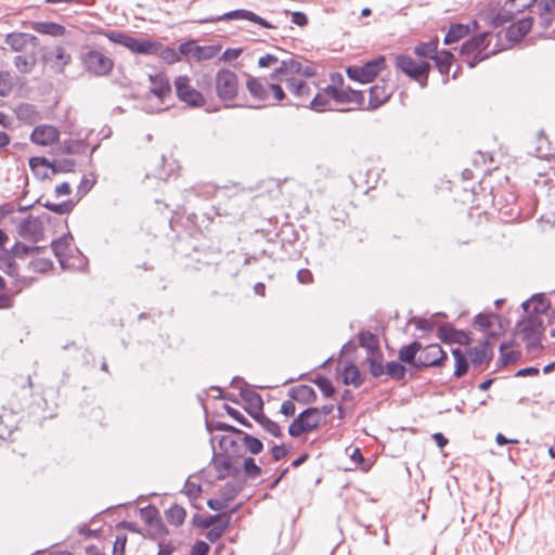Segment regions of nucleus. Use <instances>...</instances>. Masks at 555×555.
<instances>
[{
  "label": "nucleus",
  "instance_id": "obj_1",
  "mask_svg": "<svg viewBox=\"0 0 555 555\" xmlns=\"http://www.w3.org/2000/svg\"><path fill=\"white\" fill-rule=\"evenodd\" d=\"M294 75L305 78L314 77L317 75L315 64L300 55H293L289 59L282 60L279 67L270 74L269 79L284 81L286 77H294Z\"/></svg>",
  "mask_w": 555,
  "mask_h": 555
},
{
  "label": "nucleus",
  "instance_id": "obj_2",
  "mask_svg": "<svg viewBox=\"0 0 555 555\" xmlns=\"http://www.w3.org/2000/svg\"><path fill=\"white\" fill-rule=\"evenodd\" d=\"M81 67L91 76H107L114 67V61L100 50L83 47L79 53Z\"/></svg>",
  "mask_w": 555,
  "mask_h": 555
},
{
  "label": "nucleus",
  "instance_id": "obj_3",
  "mask_svg": "<svg viewBox=\"0 0 555 555\" xmlns=\"http://www.w3.org/2000/svg\"><path fill=\"white\" fill-rule=\"evenodd\" d=\"M395 66L411 80L417 81L421 88L427 87L428 76L433 67L429 61L416 62L408 54H398L395 60Z\"/></svg>",
  "mask_w": 555,
  "mask_h": 555
},
{
  "label": "nucleus",
  "instance_id": "obj_4",
  "mask_svg": "<svg viewBox=\"0 0 555 555\" xmlns=\"http://www.w3.org/2000/svg\"><path fill=\"white\" fill-rule=\"evenodd\" d=\"M322 423L319 408L309 406L302 410L289 424L288 435L298 438L304 434L315 430Z\"/></svg>",
  "mask_w": 555,
  "mask_h": 555
},
{
  "label": "nucleus",
  "instance_id": "obj_5",
  "mask_svg": "<svg viewBox=\"0 0 555 555\" xmlns=\"http://www.w3.org/2000/svg\"><path fill=\"white\" fill-rule=\"evenodd\" d=\"M386 67V57L379 55L365 62L363 65H350L346 68V75L350 80L360 83H370Z\"/></svg>",
  "mask_w": 555,
  "mask_h": 555
},
{
  "label": "nucleus",
  "instance_id": "obj_6",
  "mask_svg": "<svg viewBox=\"0 0 555 555\" xmlns=\"http://www.w3.org/2000/svg\"><path fill=\"white\" fill-rule=\"evenodd\" d=\"M29 168L40 179L48 178V172H39V167H44L51 169L52 173H61V172H73L76 166V162L72 158H62L59 160H49L43 156H34L28 160Z\"/></svg>",
  "mask_w": 555,
  "mask_h": 555
},
{
  "label": "nucleus",
  "instance_id": "obj_7",
  "mask_svg": "<svg viewBox=\"0 0 555 555\" xmlns=\"http://www.w3.org/2000/svg\"><path fill=\"white\" fill-rule=\"evenodd\" d=\"M448 359V353L439 344L422 345V350H420L417 358V365H415V372L429 367H443Z\"/></svg>",
  "mask_w": 555,
  "mask_h": 555
},
{
  "label": "nucleus",
  "instance_id": "obj_8",
  "mask_svg": "<svg viewBox=\"0 0 555 555\" xmlns=\"http://www.w3.org/2000/svg\"><path fill=\"white\" fill-rule=\"evenodd\" d=\"M216 93L221 101H232L238 94V77L228 68L219 69L215 77Z\"/></svg>",
  "mask_w": 555,
  "mask_h": 555
},
{
  "label": "nucleus",
  "instance_id": "obj_9",
  "mask_svg": "<svg viewBox=\"0 0 555 555\" xmlns=\"http://www.w3.org/2000/svg\"><path fill=\"white\" fill-rule=\"evenodd\" d=\"M234 20H246L249 22H253L262 28L271 29L274 28V26L261 17L260 15L254 13L253 11L245 10V9H236L229 12H225L221 15H210L207 17H204L199 20L201 24H207V23H217L220 21H234Z\"/></svg>",
  "mask_w": 555,
  "mask_h": 555
},
{
  "label": "nucleus",
  "instance_id": "obj_10",
  "mask_svg": "<svg viewBox=\"0 0 555 555\" xmlns=\"http://www.w3.org/2000/svg\"><path fill=\"white\" fill-rule=\"evenodd\" d=\"M271 81L268 78H258L250 75H247L246 89L253 99L262 102V105H250L251 108H262L267 106L275 105L274 102H271L270 94V86Z\"/></svg>",
  "mask_w": 555,
  "mask_h": 555
},
{
  "label": "nucleus",
  "instance_id": "obj_11",
  "mask_svg": "<svg viewBox=\"0 0 555 555\" xmlns=\"http://www.w3.org/2000/svg\"><path fill=\"white\" fill-rule=\"evenodd\" d=\"M42 219L50 220V216L43 214L40 217L28 216L17 227V234L34 244H37L43 238V223Z\"/></svg>",
  "mask_w": 555,
  "mask_h": 555
},
{
  "label": "nucleus",
  "instance_id": "obj_12",
  "mask_svg": "<svg viewBox=\"0 0 555 555\" xmlns=\"http://www.w3.org/2000/svg\"><path fill=\"white\" fill-rule=\"evenodd\" d=\"M173 83L177 96L180 101L192 107H201L204 105V95L190 85L188 76H178Z\"/></svg>",
  "mask_w": 555,
  "mask_h": 555
},
{
  "label": "nucleus",
  "instance_id": "obj_13",
  "mask_svg": "<svg viewBox=\"0 0 555 555\" xmlns=\"http://www.w3.org/2000/svg\"><path fill=\"white\" fill-rule=\"evenodd\" d=\"M437 337L446 345L469 346L473 343L470 332L455 328L450 323H443L437 327Z\"/></svg>",
  "mask_w": 555,
  "mask_h": 555
},
{
  "label": "nucleus",
  "instance_id": "obj_14",
  "mask_svg": "<svg viewBox=\"0 0 555 555\" xmlns=\"http://www.w3.org/2000/svg\"><path fill=\"white\" fill-rule=\"evenodd\" d=\"M286 83V88L288 91L298 99V102L287 101L283 105L286 106H296V107H306L309 96L311 94V88L309 83L302 79H298L296 77H286L284 79Z\"/></svg>",
  "mask_w": 555,
  "mask_h": 555
},
{
  "label": "nucleus",
  "instance_id": "obj_15",
  "mask_svg": "<svg viewBox=\"0 0 555 555\" xmlns=\"http://www.w3.org/2000/svg\"><path fill=\"white\" fill-rule=\"evenodd\" d=\"M393 86L382 79L369 89L367 111H375L385 104L393 93Z\"/></svg>",
  "mask_w": 555,
  "mask_h": 555
},
{
  "label": "nucleus",
  "instance_id": "obj_16",
  "mask_svg": "<svg viewBox=\"0 0 555 555\" xmlns=\"http://www.w3.org/2000/svg\"><path fill=\"white\" fill-rule=\"evenodd\" d=\"M235 457L223 453L214 452L212 463L217 472V480H223L228 476H237L240 467L234 462Z\"/></svg>",
  "mask_w": 555,
  "mask_h": 555
},
{
  "label": "nucleus",
  "instance_id": "obj_17",
  "mask_svg": "<svg viewBox=\"0 0 555 555\" xmlns=\"http://www.w3.org/2000/svg\"><path fill=\"white\" fill-rule=\"evenodd\" d=\"M60 139V131L51 125L36 126L30 133V141L40 146H48Z\"/></svg>",
  "mask_w": 555,
  "mask_h": 555
},
{
  "label": "nucleus",
  "instance_id": "obj_18",
  "mask_svg": "<svg viewBox=\"0 0 555 555\" xmlns=\"http://www.w3.org/2000/svg\"><path fill=\"white\" fill-rule=\"evenodd\" d=\"M240 397L245 402L244 410L254 420V415L263 413V400L255 390L248 388L240 389Z\"/></svg>",
  "mask_w": 555,
  "mask_h": 555
},
{
  "label": "nucleus",
  "instance_id": "obj_19",
  "mask_svg": "<svg viewBox=\"0 0 555 555\" xmlns=\"http://www.w3.org/2000/svg\"><path fill=\"white\" fill-rule=\"evenodd\" d=\"M543 321L540 315L528 313L516 323V331L522 335V339H529L530 336L542 334Z\"/></svg>",
  "mask_w": 555,
  "mask_h": 555
},
{
  "label": "nucleus",
  "instance_id": "obj_20",
  "mask_svg": "<svg viewBox=\"0 0 555 555\" xmlns=\"http://www.w3.org/2000/svg\"><path fill=\"white\" fill-rule=\"evenodd\" d=\"M152 87L149 94L155 95L160 102H165L166 98L171 95V86L169 79L164 73L150 75Z\"/></svg>",
  "mask_w": 555,
  "mask_h": 555
},
{
  "label": "nucleus",
  "instance_id": "obj_21",
  "mask_svg": "<svg viewBox=\"0 0 555 555\" xmlns=\"http://www.w3.org/2000/svg\"><path fill=\"white\" fill-rule=\"evenodd\" d=\"M532 24V16H526L516 23L511 24L505 31V38L509 42L520 41L530 31Z\"/></svg>",
  "mask_w": 555,
  "mask_h": 555
},
{
  "label": "nucleus",
  "instance_id": "obj_22",
  "mask_svg": "<svg viewBox=\"0 0 555 555\" xmlns=\"http://www.w3.org/2000/svg\"><path fill=\"white\" fill-rule=\"evenodd\" d=\"M72 240H73L72 234L67 233V234H64L63 236L59 237L57 240L52 241V243H51L52 251L62 268H65L67 266V261H68L69 253H70V241Z\"/></svg>",
  "mask_w": 555,
  "mask_h": 555
},
{
  "label": "nucleus",
  "instance_id": "obj_23",
  "mask_svg": "<svg viewBox=\"0 0 555 555\" xmlns=\"http://www.w3.org/2000/svg\"><path fill=\"white\" fill-rule=\"evenodd\" d=\"M4 42L11 48L12 51L21 52L28 43L37 47L38 38L31 34L14 31L5 36Z\"/></svg>",
  "mask_w": 555,
  "mask_h": 555
},
{
  "label": "nucleus",
  "instance_id": "obj_24",
  "mask_svg": "<svg viewBox=\"0 0 555 555\" xmlns=\"http://www.w3.org/2000/svg\"><path fill=\"white\" fill-rule=\"evenodd\" d=\"M160 48L162 43L158 41L132 37L128 50L142 55H157Z\"/></svg>",
  "mask_w": 555,
  "mask_h": 555
},
{
  "label": "nucleus",
  "instance_id": "obj_25",
  "mask_svg": "<svg viewBox=\"0 0 555 555\" xmlns=\"http://www.w3.org/2000/svg\"><path fill=\"white\" fill-rule=\"evenodd\" d=\"M287 396L301 404H311L318 399L315 390L311 386L304 384L289 388Z\"/></svg>",
  "mask_w": 555,
  "mask_h": 555
},
{
  "label": "nucleus",
  "instance_id": "obj_26",
  "mask_svg": "<svg viewBox=\"0 0 555 555\" xmlns=\"http://www.w3.org/2000/svg\"><path fill=\"white\" fill-rule=\"evenodd\" d=\"M496 313L494 312H479L474 317L473 326L487 334L489 337H496L499 336V333H496L495 330H493V325L495 323Z\"/></svg>",
  "mask_w": 555,
  "mask_h": 555
},
{
  "label": "nucleus",
  "instance_id": "obj_27",
  "mask_svg": "<svg viewBox=\"0 0 555 555\" xmlns=\"http://www.w3.org/2000/svg\"><path fill=\"white\" fill-rule=\"evenodd\" d=\"M433 61L440 75L444 77L443 83H447L449 81L448 75L450 73L451 66L455 61L454 54L450 50L443 49L436 52V56H434Z\"/></svg>",
  "mask_w": 555,
  "mask_h": 555
},
{
  "label": "nucleus",
  "instance_id": "obj_28",
  "mask_svg": "<svg viewBox=\"0 0 555 555\" xmlns=\"http://www.w3.org/2000/svg\"><path fill=\"white\" fill-rule=\"evenodd\" d=\"M422 350V343L413 340L409 345L402 346L398 351V360L404 364L410 365L415 371L417 365V353Z\"/></svg>",
  "mask_w": 555,
  "mask_h": 555
},
{
  "label": "nucleus",
  "instance_id": "obj_29",
  "mask_svg": "<svg viewBox=\"0 0 555 555\" xmlns=\"http://www.w3.org/2000/svg\"><path fill=\"white\" fill-rule=\"evenodd\" d=\"M550 305L548 299L543 294H534L521 304V308L527 313L540 315L546 312Z\"/></svg>",
  "mask_w": 555,
  "mask_h": 555
},
{
  "label": "nucleus",
  "instance_id": "obj_30",
  "mask_svg": "<svg viewBox=\"0 0 555 555\" xmlns=\"http://www.w3.org/2000/svg\"><path fill=\"white\" fill-rule=\"evenodd\" d=\"M515 17L514 12L509 9V7L504 3L503 7H501L498 12L489 11L486 15V18L489 21V24L493 28H499L503 26L504 24L513 21Z\"/></svg>",
  "mask_w": 555,
  "mask_h": 555
},
{
  "label": "nucleus",
  "instance_id": "obj_31",
  "mask_svg": "<svg viewBox=\"0 0 555 555\" xmlns=\"http://www.w3.org/2000/svg\"><path fill=\"white\" fill-rule=\"evenodd\" d=\"M439 40L438 37L431 38L427 42H420L413 48L414 54L422 59L421 61H433L434 56H436V52L438 51Z\"/></svg>",
  "mask_w": 555,
  "mask_h": 555
},
{
  "label": "nucleus",
  "instance_id": "obj_32",
  "mask_svg": "<svg viewBox=\"0 0 555 555\" xmlns=\"http://www.w3.org/2000/svg\"><path fill=\"white\" fill-rule=\"evenodd\" d=\"M246 481L243 479H235L228 481L220 490L221 499L224 503L233 501L245 488Z\"/></svg>",
  "mask_w": 555,
  "mask_h": 555
},
{
  "label": "nucleus",
  "instance_id": "obj_33",
  "mask_svg": "<svg viewBox=\"0 0 555 555\" xmlns=\"http://www.w3.org/2000/svg\"><path fill=\"white\" fill-rule=\"evenodd\" d=\"M359 346L366 350L369 356L382 352L377 335L370 331H362L358 334Z\"/></svg>",
  "mask_w": 555,
  "mask_h": 555
},
{
  "label": "nucleus",
  "instance_id": "obj_34",
  "mask_svg": "<svg viewBox=\"0 0 555 555\" xmlns=\"http://www.w3.org/2000/svg\"><path fill=\"white\" fill-rule=\"evenodd\" d=\"M341 379L344 385H352L354 388H359L364 383L360 369L353 363L345 366Z\"/></svg>",
  "mask_w": 555,
  "mask_h": 555
},
{
  "label": "nucleus",
  "instance_id": "obj_35",
  "mask_svg": "<svg viewBox=\"0 0 555 555\" xmlns=\"http://www.w3.org/2000/svg\"><path fill=\"white\" fill-rule=\"evenodd\" d=\"M451 353H452V356L454 358V372H453V376L455 378H461V377H463L464 375L467 374L468 369H469V362H468V359H467V353L464 352L460 348H453L451 350Z\"/></svg>",
  "mask_w": 555,
  "mask_h": 555
},
{
  "label": "nucleus",
  "instance_id": "obj_36",
  "mask_svg": "<svg viewBox=\"0 0 555 555\" xmlns=\"http://www.w3.org/2000/svg\"><path fill=\"white\" fill-rule=\"evenodd\" d=\"M33 29L42 35H49L52 37H61L66 34V28L54 22H35Z\"/></svg>",
  "mask_w": 555,
  "mask_h": 555
},
{
  "label": "nucleus",
  "instance_id": "obj_37",
  "mask_svg": "<svg viewBox=\"0 0 555 555\" xmlns=\"http://www.w3.org/2000/svg\"><path fill=\"white\" fill-rule=\"evenodd\" d=\"M467 356H469L470 363L474 366H479L483 363H489L493 359V350H486L479 347H468L466 349Z\"/></svg>",
  "mask_w": 555,
  "mask_h": 555
},
{
  "label": "nucleus",
  "instance_id": "obj_38",
  "mask_svg": "<svg viewBox=\"0 0 555 555\" xmlns=\"http://www.w3.org/2000/svg\"><path fill=\"white\" fill-rule=\"evenodd\" d=\"M468 33H469L468 25H464L461 23L451 24L447 34L444 35L443 43L446 46H449L454 42H457L459 40H461L462 38L467 36Z\"/></svg>",
  "mask_w": 555,
  "mask_h": 555
},
{
  "label": "nucleus",
  "instance_id": "obj_39",
  "mask_svg": "<svg viewBox=\"0 0 555 555\" xmlns=\"http://www.w3.org/2000/svg\"><path fill=\"white\" fill-rule=\"evenodd\" d=\"M254 421L258 423L261 428L275 438H281L283 436L281 426L269 416L263 413L259 415H254Z\"/></svg>",
  "mask_w": 555,
  "mask_h": 555
},
{
  "label": "nucleus",
  "instance_id": "obj_40",
  "mask_svg": "<svg viewBox=\"0 0 555 555\" xmlns=\"http://www.w3.org/2000/svg\"><path fill=\"white\" fill-rule=\"evenodd\" d=\"M46 247L44 246H29L22 242H16L10 249H7L9 255L12 257V259L15 260V258L24 259L27 257L30 253H41Z\"/></svg>",
  "mask_w": 555,
  "mask_h": 555
},
{
  "label": "nucleus",
  "instance_id": "obj_41",
  "mask_svg": "<svg viewBox=\"0 0 555 555\" xmlns=\"http://www.w3.org/2000/svg\"><path fill=\"white\" fill-rule=\"evenodd\" d=\"M219 447L222 450L221 453L231 455L235 459L243 457V453L238 442L230 436H221L219 438Z\"/></svg>",
  "mask_w": 555,
  "mask_h": 555
},
{
  "label": "nucleus",
  "instance_id": "obj_42",
  "mask_svg": "<svg viewBox=\"0 0 555 555\" xmlns=\"http://www.w3.org/2000/svg\"><path fill=\"white\" fill-rule=\"evenodd\" d=\"M365 361L369 364V372L372 377L379 378L385 374L384 356L382 352L367 356Z\"/></svg>",
  "mask_w": 555,
  "mask_h": 555
},
{
  "label": "nucleus",
  "instance_id": "obj_43",
  "mask_svg": "<svg viewBox=\"0 0 555 555\" xmlns=\"http://www.w3.org/2000/svg\"><path fill=\"white\" fill-rule=\"evenodd\" d=\"M36 203L41 204L44 208L57 215H68L73 211L75 207V203L70 198L57 204L52 203L50 201L41 203V198H38Z\"/></svg>",
  "mask_w": 555,
  "mask_h": 555
},
{
  "label": "nucleus",
  "instance_id": "obj_44",
  "mask_svg": "<svg viewBox=\"0 0 555 555\" xmlns=\"http://www.w3.org/2000/svg\"><path fill=\"white\" fill-rule=\"evenodd\" d=\"M147 526L150 529L144 530V533H142V537L145 539L157 540L169 534V530L164 524L162 517L157 518V520L153 521V524H149Z\"/></svg>",
  "mask_w": 555,
  "mask_h": 555
},
{
  "label": "nucleus",
  "instance_id": "obj_45",
  "mask_svg": "<svg viewBox=\"0 0 555 555\" xmlns=\"http://www.w3.org/2000/svg\"><path fill=\"white\" fill-rule=\"evenodd\" d=\"M406 371L404 363L399 360H392L385 364V374L396 382L404 379Z\"/></svg>",
  "mask_w": 555,
  "mask_h": 555
},
{
  "label": "nucleus",
  "instance_id": "obj_46",
  "mask_svg": "<svg viewBox=\"0 0 555 555\" xmlns=\"http://www.w3.org/2000/svg\"><path fill=\"white\" fill-rule=\"evenodd\" d=\"M165 516L169 524L179 527L184 522L186 511L178 504H172L165 511Z\"/></svg>",
  "mask_w": 555,
  "mask_h": 555
},
{
  "label": "nucleus",
  "instance_id": "obj_47",
  "mask_svg": "<svg viewBox=\"0 0 555 555\" xmlns=\"http://www.w3.org/2000/svg\"><path fill=\"white\" fill-rule=\"evenodd\" d=\"M15 114L20 120H23V121L31 125L36 121L38 112L33 104L22 103L18 106H16Z\"/></svg>",
  "mask_w": 555,
  "mask_h": 555
},
{
  "label": "nucleus",
  "instance_id": "obj_48",
  "mask_svg": "<svg viewBox=\"0 0 555 555\" xmlns=\"http://www.w3.org/2000/svg\"><path fill=\"white\" fill-rule=\"evenodd\" d=\"M240 435L242 436L244 447L250 454L257 455L262 452L263 442L259 438L244 431Z\"/></svg>",
  "mask_w": 555,
  "mask_h": 555
},
{
  "label": "nucleus",
  "instance_id": "obj_49",
  "mask_svg": "<svg viewBox=\"0 0 555 555\" xmlns=\"http://www.w3.org/2000/svg\"><path fill=\"white\" fill-rule=\"evenodd\" d=\"M100 34L104 35L111 42L129 49L132 36L127 33L119 30H102Z\"/></svg>",
  "mask_w": 555,
  "mask_h": 555
},
{
  "label": "nucleus",
  "instance_id": "obj_50",
  "mask_svg": "<svg viewBox=\"0 0 555 555\" xmlns=\"http://www.w3.org/2000/svg\"><path fill=\"white\" fill-rule=\"evenodd\" d=\"M87 146L85 140H64L61 144L62 152L68 155L82 154Z\"/></svg>",
  "mask_w": 555,
  "mask_h": 555
},
{
  "label": "nucleus",
  "instance_id": "obj_51",
  "mask_svg": "<svg viewBox=\"0 0 555 555\" xmlns=\"http://www.w3.org/2000/svg\"><path fill=\"white\" fill-rule=\"evenodd\" d=\"M0 270L10 276L17 275V263L12 259L7 249L0 251Z\"/></svg>",
  "mask_w": 555,
  "mask_h": 555
},
{
  "label": "nucleus",
  "instance_id": "obj_52",
  "mask_svg": "<svg viewBox=\"0 0 555 555\" xmlns=\"http://www.w3.org/2000/svg\"><path fill=\"white\" fill-rule=\"evenodd\" d=\"M205 426H206V430L208 433H210V434L214 430L228 431V433L235 434V435L243 434L242 429L236 428L235 426L230 425V424L224 423V422H219V421L215 422V421H209V420L206 418Z\"/></svg>",
  "mask_w": 555,
  "mask_h": 555
},
{
  "label": "nucleus",
  "instance_id": "obj_53",
  "mask_svg": "<svg viewBox=\"0 0 555 555\" xmlns=\"http://www.w3.org/2000/svg\"><path fill=\"white\" fill-rule=\"evenodd\" d=\"M311 382L318 386L325 398H331L335 393V387L332 380L323 375H317Z\"/></svg>",
  "mask_w": 555,
  "mask_h": 555
},
{
  "label": "nucleus",
  "instance_id": "obj_54",
  "mask_svg": "<svg viewBox=\"0 0 555 555\" xmlns=\"http://www.w3.org/2000/svg\"><path fill=\"white\" fill-rule=\"evenodd\" d=\"M330 104V99L327 94H324L322 91L318 92L311 101H308L306 108H309L314 112H324L327 109V105Z\"/></svg>",
  "mask_w": 555,
  "mask_h": 555
},
{
  "label": "nucleus",
  "instance_id": "obj_55",
  "mask_svg": "<svg viewBox=\"0 0 555 555\" xmlns=\"http://www.w3.org/2000/svg\"><path fill=\"white\" fill-rule=\"evenodd\" d=\"M242 468L246 478L249 479H255L259 477L262 473L261 467L256 463L255 459L251 456H247L243 460Z\"/></svg>",
  "mask_w": 555,
  "mask_h": 555
},
{
  "label": "nucleus",
  "instance_id": "obj_56",
  "mask_svg": "<svg viewBox=\"0 0 555 555\" xmlns=\"http://www.w3.org/2000/svg\"><path fill=\"white\" fill-rule=\"evenodd\" d=\"M340 92L346 95L347 100L337 101V103H354L359 106H362L364 104L365 98L362 91L353 90L350 87H347L346 89H340Z\"/></svg>",
  "mask_w": 555,
  "mask_h": 555
},
{
  "label": "nucleus",
  "instance_id": "obj_57",
  "mask_svg": "<svg viewBox=\"0 0 555 555\" xmlns=\"http://www.w3.org/2000/svg\"><path fill=\"white\" fill-rule=\"evenodd\" d=\"M223 518H224V521L222 524L211 527L206 532V539L209 542L215 543L216 541H218L222 537V534L227 530V528L229 527V515H224Z\"/></svg>",
  "mask_w": 555,
  "mask_h": 555
},
{
  "label": "nucleus",
  "instance_id": "obj_58",
  "mask_svg": "<svg viewBox=\"0 0 555 555\" xmlns=\"http://www.w3.org/2000/svg\"><path fill=\"white\" fill-rule=\"evenodd\" d=\"M225 514H216V515H209L207 517H202L198 514H195L192 518V522L194 526L199 527L202 529L209 528L212 524L216 521H219L223 518Z\"/></svg>",
  "mask_w": 555,
  "mask_h": 555
},
{
  "label": "nucleus",
  "instance_id": "obj_59",
  "mask_svg": "<svg viewBox=\"0 0 555 555\" xmlns=\"http://www.w3.org/2000/svg\"><path fill=\"white\" fill-rule=\"evenodd\" d=\"M36 64V59L31 56L28 59L24 55H16L14 57V65L16 69L22 74H28L33 70L34 66Z\"/></svg>",
  "mask_w": 555,
  "mask_h": 555
},
{
  "label": "nucleus",
  "instance_id": "obj_60",
  "mask_svg": "<svg viewBox=\"0 0 555 555\" xmlns=\"http://www.w3.org/2000/svg\"><path fill=\"white\" fill-rule=\"evenodd\" d=\"M140 516L141 519L146 524H153V521L157 520V518L160 517L158 508L153 505L149 504L140 509Z\"/></svg>",
  "mask_w": 555,
  "mask_h": 555
},
{
  "label": "nucleus",
  "instance_id": "obj_61",
  "mask_svg": "<svg viewBox=\"0 0 555 555\" xmlns=\"http://www.w3.org/2000/svg\"><path fill=\"white\" fill-rule=\"evenodd\" d=\"M54 59L56 65L59 66V73H62L66 65L72 62L70 54L66 53L65 49L62 46H57L54 50Z\"/></svg>",
  "mask_w": 555,
  "mask_h": 555
},
{
  "label": "nucleus",
  "instance_id": "obj_62",
  "mask_svg": "<svg viewBox=\"0 0 555 555\" xmlns=\"http://www.w3.org/2000/svg\"><path fill=\"white\" fill-rule=\"evenodd\" d=\"M223 410L225 413L231 416L234 421L246 428H253V424L248 421L238 410L232 408L231 405L224 403Z\"/></svg>",
  "mask_w": 555,
  "mask_h": 555
},
{
  "label": "nucleus",
  "instance_id": "obj_63",
  "mask_svg": "<svg viewBox=\"0 0 555 555\" xmlns=\"http://www.w3.org/2000/svg\"><path fill=\"white\" fill-rule=\"evenodd\" d=\"M157 55L167 64L180 62L179 53L175 48L162 46Z\"/></svg>",
  "mask_w": 555,
  "mask_h": 555
},
{
  "label": "nucleus",
  "instance_id": "obj_64",
  "mask_svg": "<svg viewBox=\"0 0 555 555\" xmlns=\"http://www.w3.org/2000/svg\"><path fill=\"white\" fill-rule=\"evenodd\" d=\"M505 2L516 15L533 7L538 0H506Z\"/></svg>",
  "mask_w": 555,
  "mask_h": 555
}]
</instances>
